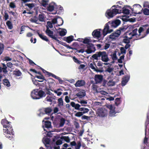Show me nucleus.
<instances>
[{
	"label": "nucleus",
	"mask_w": 149,
	"mask_h": 149,
	"mask_svg": "<svg viewBox=\"0 0 149 149\" xmlns=\"http://www.w3.org/2000/svg\"><path fill=\"white\" fill-rule=\"evenodd\" d=\"M31 96L33 99H38L45 97L46 94L42 90H39L38 89H35L31 92Z\"/></svg>",
	"instance_id": "3"
},
{
	"label": "nucleus",
	"mask_w": 149,
	"mask_h": 149,
	"mask_svg": "<svg viewBox=\"0 0 149 149\" xmlns=\"http://www.w3.org/2000/svg\"><path fill=\"white\" fill-rule=\"evenodd\" d=\"M74 37L72 36H68L66 38H65L64 40L67 42L68 43H70L73 40Z\"/></svg>",
	"instance_id": "25"
},
{
	"label": "nucleus",
	"mask_w": 149,
	"mask_h": 149,
	"mask_svg": "<svg viewBox=\"0 0 149 149\" xmlns=\"http://www.w3.org/2000/svg\"><path fill=\"white\" fill-rule=\"evenodd\" d=\"M92 57L94 59L97 60L100 59L104 62H107L109 61L107 53L105 51L97 52L92 56Z\"/></svg>",
	"instance_id": "1"
},
{
	"label": "nucleus",
	"mask_w": 149,
	"mask_h": 149,
	"mask_svg": "<svg viewBox=\"0 0 149 149\" xmlns=\"http://www.w3.org/2000/svg\"><path fill=\"white\" fill-rule=\"evenodd\" d=\"M25 5L27 6L30 9H32V8L35 6L34 4L33 3H27L26 4H25Z\"/></svg>",
	"instance_id": "50"
},
{
	"label": "nucleus",
	"mask_w": 149,
	"mask_h": 149,
	"mask_svg": "<svg viewBox=\"0 0 149 149\" xmlns=\"http://www.w3.org/2000/svg\"><path fill=\"white\" fill-rule=\"evenodd\" d=\"M113 68L109 67L105 70V71L106 72H108L109 73H111L113 71Z\"/></svg>",
	"instance_id": "60"
},
{
	"label": "nucleus",
	"mask_w": 149,
	"mask_h": 149,
	"mask_svg": "<svg viewBox=\"0 0 149 149\" xmlns=\"http://www.w3.org/2000/svg\"><path fill=\"white\" fill-rule=\"evenodd\" d=\"M129 26H130L127 24L126 23L124 22L122 26L119 27V29H117L118 31L120 34L125 32Z\"/></svg>",
	"instance_id": "11"
},
{
	"label": "nucleus",
	"mask_w": 149,
	"mask_h": 149,
	"mask_svg": "<svg viewBox=\"0 0 149 149\" xmlns=\"http://www.w3.org/2000/svg\"><path fill=\"white\" fill-rule=\"evenodd\" d=\"M86 84L85 80H78L76 83L75 85L76 87H81L84 86Z\"/></svg>",
	"instance_id": "14"
},
{
	"label": "nucleus",
	"mask_w": 149,
	"mask_h": 149,
	"mask_svg": "<svg viewBox=\"0 0 149 149\" xmlns=\"http://www.w3.org/2000/svg\"><path fill=\"white\" fill-rule=\"evenodd\" d=\"M70 145L71 146H74L75 149H79L81 146V142L79 141L77 143L75 141H73L70 142Z\"/></svg>",
	"instance_id": "12"
},
{
	"label": "nucleus",
	"mask_w": 149,
	"mask_h": 149,
	"mask_svg": "<svg viewBox=\"0 0 149 149\" xmlns=\"http://www.w3.org/2000/svg\"><path fill=\"white\" fill-rule=\"evenodd\" d=\"M49 2V0H42L41 2L42 5L45 7L48 4V3Z\"/></svg>",
	"instance_id": "43"
},
{
	"label": "nucleus",
	"mask_w": 149,
	"mask_h": 149,
	"mask_svg": "<svg viewBox=\"0 0 149 149\" xmlns=\"http://www.w3.org/2000/svg\"><path fill=\"white\" fill-rule=\"evenodd\" d=\"M37 33L39 37L41 38L42 40L47 42H49V39L47 38V37L46 36H45L44 35H43L42 34H40L38 31H37L36 32Z\"/></svg>",
	"instance_id": "21"
},
{
	"label": "nucleus",
	"mask_w": 149,
	"mask_h": 149,
	"mask_svg": "<svg viewBox=\"0 0 149 149\" xmlns=\"http://www.w3.org/2000/svg\"><path fill=\"white\" fill-rule=\"evenodd\" d=\"M141 6L139 4H135L133 6V8H132L131 10L133 13L135 14H140V13L138 10H140Z\"/></svg>",
	"instance_id": "10"
},
{
	"label": "nucleus",
	"mask_w": 149,
	"mask_h": 149,
	"mask_svg": "<svg viewBox=\"0 0 149 149\" xmlns=\"http://www.w3.org/2000/svg\"><path fill=\"white\" fill-rule=\"evenodd\" d=\"M50 140L49 138H46L44 140L45 144V146L47 148L49 147V146H46V145H48L49 144Z\"/></svg>",
	"instance_id": "41"
},
{
	"label": "nucleus",
	"mask_w": 149,
	"mask_h": 149,
	"mask_svg": "<svg viewBox=\"0 0 149 149\" xmlns=\"http://www.w3.org/2000/svg\"><path fill=\"white\" fill-rule=\"evenodd\" d=\"M70 105L73 107L75 109L78 110L79 108L80 107V105L77 104H75V103L73 102H71L70 103Z\"/></svg>",
	"instance_id": "28"
},
{
	"label": "nucleus",
	"mask_w": 149,
	"mask_h": 149,
	"mask_svg": "<svg viewBox=\"0 0 149 149\" xmlns=\"http://www.w3.org/2000/svg\"><path fill=\"white\" fill-rule=\"evenodd\" d=\"M129 79V77L128 76H125L123 78V80L121 82L122 85V86H125L127 83Z\"/></svg>",
	"instance_id": "22"
},
{
	"label": "nucleus",
	"mask_w": 149,
	"mask_h": 149,
	"mask_svg": "<svg viewBox=\"0 0 149 149\" xmlns=\"http://www.w3.org/2000/svg\"><path fill=\"white\" fill-rule=\"evenodd\" d=\"M109 109H110L109 111L110 114L111 116L114 115L116 113L114 108L111 105L110 106Z\"/></svg>",
	"instance_id": "26"
},
{
	"label": "nucleus",
	"mask_w": 149,
	"mask_h": 149,
	"mask_svg": "<svg viewBox=\"0 0 149 149\" xmlns=\"http://www.w3.org/2000/svg\"><path fill=\"white\" fill-rule=\"evenodd\" d=\"M46 81H47L48 84L49 86L52 85L54 83V80L52 78H50L47 79H46Z\"/></svg>",
	"instance_id": "37"
},
{
	"label": "nucleus",
	"mask_w": 149,
	"mask_h": 149,
	"mask_svg": "<svg viewBox=\"0 0 149 149\" xmlns=\"http://www.w3.org/2000/svg\"><path fill=\"white\" fill-rule=\"evenodd\" d=\"M4 15L3 16V19L5 20H7L9 17V15L6 11H5L4 12Z\"/></svg>",
	"instance_id": "56"
},
{
	"label": "nucleus",
	"mask_w": 149,
	"mask_h": 149,
	"mask_svg": "<svg viewBox=\"0 0 149 149\" xmlns=\"http://www.w3.org/2000/svg\"><path fill=\"white\" fill-rule=\"evenodd\" d=\"M3 126V131L6 134H13V129L10 122L8 121L6 119H2L1 122Z\"/></svg>",
	"instance_id": "2"
},
{
	"label": "nucleus",
	"mask_w": 149,
	"mask_h": 149,
	"mask_svg": "<svg viewBox=\"0 0 149 149\" xmlns=\"http://www.w3.org/2000/svg\"><path fill=\"white\" fill-rule=\"evenodd\" d=\"M126 15H129L130 13V10L129 9H127L125 7L121 8V9H119V14L122 13Z\"/></svg>",
	"instance_id": "19"
},
{
	"label": "nucleus",
	"mask_w": 149,
	"mask_h": 149,
	"mask_svg": "<svg viewBox=\"0 0 149 149\" xmlns=\"http://www.w3.org/2000/svg\"><path fill=\"white\" fill-rule=\"evenodd\" d=\"M92 35L94 37L99 38L101 36V33L97 29H95L93 32Z\"/></svg>",
	"instance_id": "20"
},
{
	"label": "nucleus",
	"mask_w": 149,
	"mask_h": 149,
	"mask_svg": "<svg viewBox=\"0 0 149 149\" xmlns=\"http://www.w3.org/2000/svg\"><path fill=\"white\" fill-rule=\"evenodd\" d=\"M47 25L46 26V27L48 26L49 27V28H52L53 27V24L51 22H50V21H48L47 22Z\"/></svg>",
	"instance_id": "55"
},
{
	"label": "nucleus",
	"mask_w": 149,
	"mask_h": 149,
	"mask_svg": "<svg viewBox=\"0 0 149 149\" xmlns=\"http://www.w3.org/2000/svg\"><path fill=\"white\" fill-rule=\"evenodd\" d=\"M3 83L5 86H6L7 87H10V84L9 80L6 79H4L3 80Z\"/></svg>",
	"instance_id": "32"
},
{
	"label": "nucleus",
	"mask_w": 149,
	"mask_h": 149,
	"mask_svg": "<svg viewBox=\"0 0 149 149\" xmlns=\"http://www.w3.org/2000/svg\"><path fill=\"white\" fill-rule=\"evenodd\" d=\"M55 5V3L53 2L50 3L47 8V10L49 11H52L54 9Z\"/></svg>",
	"instance_id": "23"
},
{
	"label": "nucleus",
	"mask_w": 149,
	"mask_h": 149,
	"mask_svg": "<svg viewBox=\"0 0 149 149\" xmlns=\"http://www.w3.org/2000/svg\"><path fill=\"white\" fill-rule=\"evenodd\" d=\"M143 13L145 15H149V9L145 8L143 10Z\"/></svg>",
	"instance_id": "51"
},
{
	"label": "nucleus",
	"mask_w": 149,
	"mask_h": 149,
	"mask_svg": "<svg viewBox=\"0 0 149 149\" xmlns=\"http://www.w3.org/2000/svg\"><path fill=\"white\" fill-rule=\"evenodd\" d=\"M108 113V112L107 110L105 108H99L97 110V114L98 116L101 117H106Z\"/></svg>",
	"instance_id": "7"
},
{
	"label": "nucleus",
	"mask_w": 149,
	"mask_h": 149,
	"mask_svg": "<svg viewBox=\"0 0 149 149\" xmlns=\"http://www.w3.org/2000/svg\"><path fill=\"white\" fill-rule=\"evenodd\" d=\"M137 28H135V29H133L132 30V31L131 32L132 34V36H136V35H137Z\"/></svg>",
	"instance_id": "52"
},
{
	"label": "nucleus",
	"mask_w": 149,
	"mask_h": 149,
	"mask_svg": "<svg viewBox=\"0 0 149 149\" xmlns=\"http://www.w3.org/2000/svg\"><path fill=\"white\" fill-rule=\"evenodd\" d=\"M45 32L46 34L49 37L53 39H54L56 40L57 41L58 43H60L61 42V41L58 40L57 37L56 36H57L55 34H54V35H53V31H52V30L49 29L48 27L47 26V28Z\"/></svg>",
	"instance_id": "5"
},
{
	"label": "nucleus",
	"mask_w": 149,
	"mask_h": 149,
	"mask_svg": "<svg viewBox=\"0 0 149 149\" xmlns=\"http://www.w3.org/2000/svg\"><path fill=\"white\" fill-rule=\"evenodd\" d=\"M35 77H36L39 79H42V80H43V81H44V80L47 81L46 79H45V78L44 77V76L42 75H40L39 76L36 75L35 76Z\"/></svg>",
	"instance_id": "46"
},
{
	"label": "nucleus",
	"mask_w": 149,
	"mask_h": 149,
	"mask_svg": "<svg viewBox=\"0 0 149 149\" xmlns=\"http://www.w3.org/2000/svg\"><path fill=\"white\" fill-rule=\"evenodd\" d=\"M120 98H116L115 100V103L116 105L117 106H118L119 104H120Z\"/></svg>",
	"instance_id": "45"
},
{
	"label": "nucleus",
	"mask_w": 149,
	"mask_h": 149,
	"mask_svg": "<svg viewBox=\"0 0 149 149\" xmlns=\"http://www.w3.org/2000/svg\"><path fill=\"white\" fill-rule=\"evenodd\" d=\"M56 98V97L55 96H48L46 97L45 100L47 102L52 103L54 102V100H55Z\"/></svg>",
	"instance_id": "17"
},
{
	"label": "nucleus",
	"mask_w": 149,
	"mask_h": 149,
	"mask_svg": "<svg viewBox=\"0 0 149 149\" xmlns=\"http://www.w3.org/2000/svg\"><path fill=\"white\" fill-rule=\"evenodd\" d=\"M120 50L121 54H125L126 53V50L124 47H121Z\"/></svg>",
	"instance_id": "63"
},
{
	"label": "nucleus",
	"mask_w": 149,
	"mask_h": 149,
	"mask_svg": "<svg viewBox=\"0 0 149 149\" xmlns=\"http://www.w3.org/2000/svg\"><path fill=\"white\" fill-rule=\"evenodd\" d=\"M44 111L45 113L47 114L50 113L52 111V108L50 107H47L45 109Z\"/></svg>",
	"instance_id": "42"
},
{
	"label": "nucleus",
	"mask_w": 149,
	"mask_h": 149,
	"mask_svg": "<svg viewBox=\"0 0 149 149\" xmlns=\"http://www.w3.org/2000/svg\"><path fill=\"white\" fill-rule=\"evenodd\" d=\"M96 84L100 83L103 80V76L102 75L96 74L94 77Z\"/></svg>",
	"instance_id": "13"
},
{
	"label": "nucleus",
	"mask_w": 149,
	"mask_h": 149,
	"mask_svg": "<svg viewBox=\"0 0 149 149\" xmlns=\"http://www.w3.org/2000/svg\"><path fill=\"white\" fill-rule=\"evenodd\" d=\"M6 24L9 29H11L13 28V24L10 20H8L6 22Z\"/></svg>",
	"instance_id": "34"
},
{
	"label": "nucleus",
	"mask_w": 149,
	"mask_h": 149,
	"mask_svg": "<svg viewBox=\"0 0 149 149\" xmlns=\"http://www.w3.org/2000/svg\"><path fill=\"white\" fill-rule=\"evenodd\" d=\"M65 31H66V32L63 31V30H61L59 32V35L60 36H65L66 33V29L65 30Z\"/></svg>",
	"instance_id": "62"
},
{
	"label": "nucleus",
	"mask_w": 149,
	"mask_h": 149,
	"mask_svg": "<svg viewBox=\"0 0 149 149\" xmlns=\"http://www.w3.org/2000/svg\"><path fill=\"white\" fill-rule=\"evenodd\" d=\"M109 86H113L115 85V82L112 81L110 80L107 84Z\"/></svg>",
	"instance_id": "58"
},
{
	"label": "nucleus",
	"mask_w": 149,
	"mask_h": 149,
	"mask_svg": "<svg viewBox=\"0 0 149 149\" xmlns=\"http://www.w3.org/2000/svg\"><path fill=\"white\" fill-rule=\"evenodd\" d=\"M38 20V18L36 16H35L33 18H31L30 20L31 22L37 23V22Z\"/></svg>",
	"instance_id": "36"
},
{
	"label": "nucleus",
	"mask_w": 149,
	"mask_h": 149,
	"mask_svg": "<svg viewBox=\"0 0 149 149\" xmlns=\"http://www.w3.org/2000/svg\"><path fill=\"white\" fill-rule=\"evenodd\" d=\"M65 122V120L63 118L61 119L60 123H59L60 127H62L64 125Z\"/></svg>",
	"instance_id": "44"
},
{
	"label": "nucleus",
	"mask_w": 149,
	"mask_h": 149,
	"mask_svg": "<svg viewBox=\"0 0 149 149\" xmlns=\"http://www.w3.org/2000/svg\"><path fill=\"white\" fill-rule=\"evenodd\" d=\"M73 59L74 61L78 64H80L81 62L80 61H79L78 59L75 56H74L73 58Z\"/></svg>",
	"instance_id": "61"
},
{
	"label": "nucleus",
	"mask_w": 149,
	"mask_h": 149,
	"mask_svg": "<svg viewBox=\"0 0 149 149\" xmlns=\"http://www.w3.org/2000/svg\"><path fill=\"white\" fill-rule=\"evenodd\" d=\"M38 67L39 69L42 70L43 72L45 73L46 76H47L48 77L51 76L52 77L57 79L58 81L60 84H62L63 83V81L61 79L60 77L56 76L52 73L50 72L47 71L40 66H38Z\"/></svg>",
	"instance_id": "4"
},
{
	"label": "nucleus",
	"mask_w": 149,
	"mask_h": 149,
	"mask_svg": "<svg viewBox=\"0 0 149 149\" xmlns=\"http://www.w3.org/2000/svg\"><path fill=\"white\" fill-rule=\"evenodd\" d=\"M9 7L11 8H14L16 7L15 3L13 2H11L9 4Z\"/></svg>",
	"instance_id": "59"
},
{
	"label": "nucleus",
	"mask_w": 149,
	"mask_h": 149,
	"mask_svg": "<svg viewBox=\"0 0 149 149\" xmlns=\"http://www.w3.org/2000/svg\"><path fill=\"white\" fill-rule=\"evenodd\" d=\"M13 74L15 76H20L22 75V73L18 69H16L13 71Z\"/></svg>",
	"instance_id": "27"
},
{
	"label": "nucleus",
	"mask_w": 149,
	"mask_h": 149,
	"mask_svg": "<svg viewBox=\"0 0 149 149\" xmlns=\"http://www.w3.org/2000/svg\"><path fill=\"white\" fill-rule=\"evenodd\" d=\"M39 88L41 89L42 90H44L45 91V92L47 94H48L49 95L52 94L50 92L49 89L47 87V86H45L44 88H41L40 87Z\"/></svg>",
	"instance_id": "30"
},
{
	"label": "nucleus",
	"mask_w": 149,
	"mask_h": 149,
	"mask_svg": "<svg viewBox=\"0 0 149 149\" xmlns=\"http://www.w3.org/2000/svg\"><path fill=\"white\" fill-rule=\"evenodd\" d=\"M83 114V113L82 112H77L75 114V116L79 117L82 116Z\"/></svg>",
	"instance_id": "64"
},
{
	"label": "nucleus",
	"mask_w": 149,
	"mask_h": 149,
	"mask_svg": "<svg viewBox=\"0 0 149 149\" xmlns=\"http://www.w3.org/2000/svg\"><path fill=\"white\" fill-rule=\"evenodd\" d=\"M120 19H117L115 20L114 22L112 23L111 26L115 28L116 27L120 24Z\"/></svg>",
	"instance_id": "24"
},
{
	"label": "nucleus",
	"mask_w": 149,
	"mask_h": 149,
	"mask_svg": "<svg viewBox=\"0 0 149 149\" xmlns=\"http://www.w3.org/2000/svg\"><path fill=\"white\" fill-rule=\"evenodd\" d=\"M63 99L61 97L59 98L58 99V106L59 107L63 106Z\"/></svg>",
	"instance_id": "40"
},
{
	"label": "nucleus",
	"mask_w": 149,
	"mask_h": 149,
	"mask_svg": "<svg viewBox=\"0 0 149 149\" xmlns=\"http://www.w3.org/2000/svg\"><path fill=\"white\" fill-rule=\"evenodd\" d=\"M3 44L0 43V55L3 53Z\"/></svg>",
	"instance_id": "57"
},
{
	"label": "nucleus",
	"mask_w": 149,
	"mask_h": 149,
	"mask_svg": "<svg viewBox=\"0 0 149 149\" xmlns=\"http://www.w3.org/2000/svg\"><path fill=\"white\" fill-rule=\"evenodd\" d=\"M109 23H110L109 22L106 24L103 29L102 34H103L104 36H105L107 33H111L112 31L113 30L112 29H109Z\"/></svg>",
	"instance_id": "8"
},
{
	"label": "nucleus",
	"mask_w": 149,
	"mask_h": 149,
	"mask_svg": "<svg viewBox=\"0 0 149 149\" xmlns=\"http://www.w3.org/2000/svg\"><path fill=\"white\" fill-rule=\"evenodd\" d=\"M119 9L116 8L112 9V8L107 11V15L109 17L112 18L117 14H119Z\"/></svg>",
	"instance_id": "6"
},
{
	"label": "nucleus",
	"mask_w": 149,
	"mask_h": 149,
	"mask_svg": "<svg viewBox=\"0 0 149 149\" xmlns=\"http://www.w3.org/2000/svg\"><path fill=\"white\" fill-rule=\"evenodd\" d=\"M38 19L41 22H43L44 21V15L42 14H40Z\"/></svg>",
	"instance_id": "53"
},
{
	"label": "nucleus",
	"mask_w": 149,
	"mask_h": 149,
	"mask_svg": "<svg viewBox=\"0 0 149 149\" xmlns=\"http://www.w3.org/2000/svg\"><path fill=\"white\" fill-rule=\"evenodd\" d=\"M61 90V88H58L57 89V90H54V92L58 96H59L61 95L62 93L61 92V91L60 92H58V91L60 90Z\"/></svg>",
	"instance_id": "54"
},
{
	"label": "nucleus",
	"mask_w": 149,
	"mask_h": 149,
	"mask_svg": "<svg viewBox=\"0 0 149 149\" xmlns=\"http://www.w3.org/2000/svg\"><path fill=\"white\" fill-rule=\"evenodd\" d=\"M89 67L92 69L94 71L97 72H103V70L102 68H100L101 69H99L95 65V63H93V64L92 63H90L89 65Z\"/></svg>",
	"instance_id": "9"
},
{
	"label": "nucleus",
	"mask_w": 149,
	"mask_h": 149,
	"mask_svg": "<svg viewBox=\"0 0 149 149\" xmlns=\"http://www.w3.org/2000/svg\"><path fill=\"white\" fill-rule=\"evenodd\" d=\"M33 83L36 86H41V84H40L38 82H42L43 81V80H33Z\"/></svg>",
	"instance_id": "39"
},
{
	"label": "nucleus",
	"mask_w": 149,
	"mask_h": 149,
	"mask_svg": "<svg viewBox=\"0 0 149 149\" xmlns=\"http://www.w3.org/2000/svg\"><path fill=\"white\" fill-rule=\"evenodd\" d=\"M120 35V34L117 29L116 32L111 34L109 36V38L111 39H115L116 37H119Z\"/></svg>",
	"instance_id": "18"
},
{
	"label": "nucleus",
	"mask_w": 149,
	"mask_h": 149,
	"mask_svg": "<svg viewBox=\"0 0 149 149\" xmlns=\"http://www.w3.org/2000/svg\"><path fill=\"white\" fill-rule=\"evenodd\" d=\"M91 41H90V40H89V39H88V38H84V39L83 38V43L86 44V45H88V44L90 42H91Z\"/></svg>",
	"instance_id": "48"
},
{
	"label": "nucleus",
	"mask_w": 149,
	"mask_h": 149,
	"mask_svg": "<svg viewBox=\"0 0 149 149\" xmlns=\"http://www.w3.org/2000/svg\"><path fill=\"white\" fill-rule=\"evenodd\" d=\"M72 46L74 47H73V48H74L75 49H79V45H78V43L77 42H74L72 44ZM74 49L73 50H74Z\"/></svg>",
	"instance_id": "49"
},
{
	"label": "nucleus",
	"mask_w": 149,
	"mask_h": 149,
	"mask_svg": "<svg viewBox=\"0 0 149 149\" xmlns=\"http://www.w3.org/2000/svg\"><path fill=\"white\" fill-rule=\"evenodd\" d=\"M132 35L131 32L127 31L125 33V37L131 39L133 37V36H132Z\"/></svg>",
	"instance_id": "33"
},
{
	"label": "nucleus",
	"mask_w": 149,
	"mask_h": 149,
	"mask_svg": "<svg viewBox=\"0 0 149 149\" xmlns=\"http://www.w3.org/2000/svg\"><path fill=\"white\" fill-rule=\"evenodd\" d=\"M57 18H59V19H58V21L57 23H59V24H58V26H61L63 23V21L62 19L59 17V16H58Z\"/></svg>",
	"instance_id": "38"
},
{
	"label": "nucleus",
	"mask_w": 149,
	"mask_h": 149,
	"mask_svg": "<svg viewBox=\"0 0 149 149\" xmlns=\"http://www.w3.org/2000/svg\"><path fill=\"white\" fill-rule=\"evenodd\" d=\"M2 67H0V72H3L4 74H6L8 73V68L6 64L4 63H2Z\"/></svg>",
	"instance_id": "15"
},
{
	"label": "nucleus",
	"mask_w": 149,
	"mask_h": 149,
	"mask_svg": "<svg viewBox=\"0 0 149 149\" xmlns=\"http://www.w3.org/2000/svg\"><path fill=\"white\" fill-rule=\"evenodd\" d=\"M45 127L47 128H51L52 126L50 121L47 120L45 122Z\"/></svg>",
	"instance_id": "31"
},
{
	"label": "nucleus",
	"mask_w": 149,
	"mask_h": 149,
	"mask_svg": "<svg viewBox=\"0 0 149 149\" xmlns=\"http://www.w3.org/2000/svg\"><path fill=\"white\" fill-rule=\"evenodd\" d=\"M76 95L79 98H81L86 95V93L85 91L82 90L76 94Z\"/></svg>",
	"instance_id": "16"
},
{
	"label": "nucleus",
	"mask_w": 149,
	"mask_h": 149,
	"mask_svg": "<svg viewBox=\"0 0 149 149\" xmlns=\"http://www.w3.org/2000/svg\"><path fill=\"white\" fill-rule=\"evenodd\" d=\"M117 51H114L113 53H112L110 56L112 60H116L118 59V57L116 55Z\"/></svg>",
	"instance_id": "29"
},
{
	"label": "nucleus",
	"mask_w": 149,
	"mask_h": 149,
	"mask_svg": "<svg viewBox=\"0 0 149 149\" xmlns=\"http://www.w3.org/2000/svg\"><path fill=\"white\" fill-rule=\"evenodd\" d=\"M86 46L87 49H93L95 50V47L93 43H89L88 45H86Z\"/></svg>",
	"instance_id": "35"
},
{
	"label": "nucleus",
	"mask_w": 149,
	"mask_h": 149,
	"mask_svg": "<svg viewBox=\"0 0 149 149\" xmlns=\"http://www.w3.org/2000/svg\"><path fill=\"white\" fill-rule=\"evenodd\" d=\"M61 139H63L65 141L68 143L70 141V139L69 136H62L61 137Z\"/></svg>",
	"instance_id": "47"
}]
</instances>
